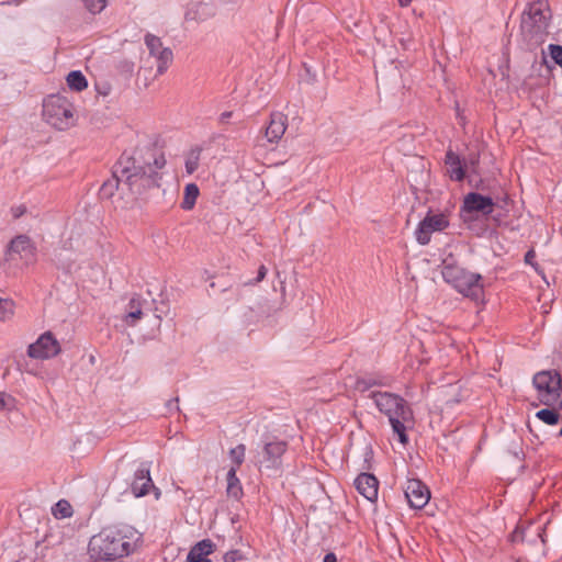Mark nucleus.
I'll return each mask as SVG.
<instances>
[{
  "mask_svg": "<svg viewBox=\"0 0 562 562\" xmlns=\"http://www.w3.org/2000/svg\"><path fill=\"white\" fill-rule=\"evenodd\" d=\"M177 403H178V398L169 401L168 408L171 409L172 407H176L178 409Z\"/></svg>",
  "mask_w": 562,
  "mask_h": 562,
  "instance_id": "45",
  "label": "nucleus"
},
{
  "mask_svg": "<svg viewBox=\"0 0 562 562\" xmlns=\"http://www.w3.org/2000/svg\"><path fill=\"white\" fill-rule=\"evenodd\" d=\"M405 496L412 508L420 509L430 498L428 487L419 480H409L405 487Z\"/></svg>",
  "mask_w": 562,
  "mask_h": 562,
  "instance_id": "15",
  "label": "nucleus"
},
{
  "mask_svg": "<svg viewBox=\"0 0 562 562\" xmlns=\"http://www.w3.org/2000/svg\"><path fill=\"white\" fill-rule=\"evenodd\" d=\"M14 302L11 299L0 297V321H9L14 314Z\"/></svg>",
  "mask_w": 562,
  "mask_h": 562,
  "instance_id": "28",
  "label": "nucleus"
},
{
  "mask_svg": "<svg viewBox=\"0 0 562 562\" xmlns=\"http://www.w3.org/2000/svg\"><path fill=\"white\" fill-rule=\"evenodd\" d=\"M324 562H337L336 554L333 553V552H329V553L325 554Z\"/></svg>",
  "mask_w": 562,
  "mask_h": 562,
  "instance_id": "43",
  "label": "nucleus"
},
{
  "mask_svg": "<svg viewBox=\"0 0 562 562\" xmlns=\"http://www.w3.org/2000/svg\"><path fill=\"white\" fill-rule=\"evenodd\" d=\"M8 256L14 259L18 256L24 263L29 265L35 259V247L30 237L20 235L13 238L8 248Z\"/></svg>",
  "mask_w": 562,
  "mask_h": 562,
  "instance_id": "14",
  "label": "nucleus"
},
{
  "mask_svg": "<svg viewBox=\"0 0 562 562\" xmlns=\"http://www.w3.org/2000/svg\"><path fill=\"white\" fill-rule=\"evenodd\" d=\"M266 274H267V268L263 265H261L258 269L256 279L254 281L247 282V284L259 283L260 281H262L266 278Z\"/></svg>",
  "mask_w": 562,
  "mask_h": 562,
  "instance_id": "39",
  "label": "nucleus"
},
{
  "mask_svg": "<svg viewBox=\"0 0 562 562\" xmlns=\"http://www.w3.org/2000/svg\"><path fill=\"white\" fill-rule=\"evenodd\" d=\"M227 480V487L226 493L229 497H233L234 499H240L244 495L243 486L240 483V480L237 476V467H232L226 475Z\"/></svg>",
  "mask_w": 562,
  "mask_h": 562,
  "instance_id": "21",
  "label": "nucleus"
},
{
  "mask_svg": "<svg viewBox=\"0 0 562 562\" xmlns=\"http://www.w3.org/2000/svg\"><path fill=\"white\" fill-rule=\"evenodd\" d=\"M397 1H398L400 7L406 8V7H408L411 4V2L413 0H397Z\"/></svg>",
  "mask_w": 562,
  "mask_h": 562,
  "instance_id": "44",
  "label": "nucleus"
},
{
  "mask_svg": "<svg viewBox=\"0 0 562 562\" xmlns=\"http://www.w3.org/2000/svg\"><path fill=\"white\" fill-rule=\"evenodd\" d=\"M288 445L283 440L273 439L263 443L258 452L257 464L259 470H278L282 465V457L285 453Z\"/></svg>",
  "mask_w": 562,
  "mask_h": 562,
  "instance_id": "8",
  "label": "nucleus"
},
{
  "mask_svg": "<svg viewBox=\"0 0 562 562\" xmlns=\"http://www.w3.org/2000/svg\"><path fill=\"white\" fill-rule=\"evenodd\" d=\"M151 487H154V484L150 476V465L147 462H143L134 471L131 482V492L138 498L147 495Z\"/></svg>",
  "mask_w": 562,
  "mask_h": 562,
  "instance_id": "13",
  "label": "nucleus"
},
{
  "mask_svg": "<svg viewBox=\"0 0 562 562\" xmlns=\"http://www.w3.org/2000/svg\"><path fill=\"white\" fill-rule=\"evenodd\" d=\"M142 540V535L130 525L103 528L88 544V553L94 561H113L133 553Z\"/></svg>",
  "mask_w": 562,
  "mask_h": 562,
  "instance_id": "1",
  "label": "nucleus"
},
{
  "mask_svg": "<svg viewBox=\"0 0 562 562\" xmlns=\"http://www.w3.org/2000/svg\"><path fill=\"white\" fill-rule=\"evenodd\" d=\"M213 549L214 543L210 539H203L191 548L187 555V560L193 561L199 559H209L207 555L213 552Z\"/></svg>",
  "mask_w": 562,
  "mask_h": 562,
  "instance_id": "23",
  "label": "nucleus"
},
{
  "mask_svg": "<svg viewBox=\"0 0 562 562\" xmlns=\"http://www.w3.org/2000/svg\"><path fill=\"white\" fill-rule=\"evenodd\" d=\"M357 385L361 391H367L375 385L386 386L389 383L384 379L363 378L358 380Z\"/></svg>",
  "mask_w": 562,
  "mask_h": 562,
  "instance_id": "31",
  "label": "nucleus"
},
{
  "mask_svg": "<svg viewBox=\"0 0 562 562\" xmlns=\"http://www.w3.org/2000/svg\"><path fill=\"white\" fill-rule=\"evenodd\" d=\"M369 398L372 400L376 409L387 417L392 430L397 435L400 442L403 445L407 443L406 425L413 420V411L405 398L386 391H372L369 394Z\"/></svg>",
  "mask_w": 562,
  "mask_h": 562,
  "instance_id": "2",
  "label": "nucleus"
},
{
  "mask_svg": "<svg viewBox=\"0 0 562 562\" xmlns=\"http://www.w3.org/2000/svg\"><path fill=\"white\" fill-rule=\"evenodd\" d=\"M536 252L533 249H529L526 255H525V262L527 265H530L536 271H538L539 269V266L538 263L536 262Z\"/></svg>",
  "mask_w": 562,
  "mask_h": 562,
  "instance_id": "38",
  "label": "nucleus"
},
{
  "mask_svg": "<svg viewBox=\"0 0 562 562\" xmlns=\"http://www.w3.org/2000/svg\"><path fill=\"white\" fill-rule=\"evenodd\" d=\"M61 351L59 341L50 331H45L29 345L26 355L35 360H48L58 356Z\"/></svg>",
  "mask_w": 562,
  "mask_h": 562,
  "instance_id": "9",
  "label": "nucleus"
},
{
  "mask_svg": "<svg viewBox=\"0 0 562 562\" xmlns=\"http://www.w3.org/2000/svg\"><path fill=\"white\" fill-rule=\"evenodd\" d=\"M536 417L547 425H555L559 422V414L554 409L543 408L536 413Z\"/></svg>",
  "mask_w": 562,
  "mask_h": 562,
  "instance_id": "29",
  "label": "nucleus"
},
{
  "mask_svg": "<svg viewBox=\"0 0 562 562\" xmlns=\"http://www.w3.org/2000/svg\"><path fill=\"white\" fill-rule=\"evenodd\" d=\"M120 186L124 187V179L121 176L115 175V166L113 167L112 177L103 182L99 190V194L101 199H110L114 195L115 191L120 188Z\"/></svg>",
  "mask_w": 562,
  "mask_h": 562,
  "instance_id": "22",
  "label": "nucleus"
},
{
  "mask_svg": "<svg viewBox=\"0 0 562 562\" xmlns=\"http://www.w3.org/2000/svg\"><path fill=\"white\" fill-rule=\"evenodd\" d=\"M20 370L27 374L44 379V370L36 364H30V363L25 362L24 364H22L20 367Z\"/></svg>",
  "mask_w": 562,
  "mask_h": 562,
  "instance_id": "34",
  "label": "nucleus"
},
{
  "mask_svg": "<svg viewBox=\"0 0 562 562\" xmlns=\"http://www.w3.org/2000/svg\"><path fill=\"white\" fill-rule=\"evenodd\" d=\"M144 41L149 55L156 60L157 75L165 74L173 59L172 50L169 47H164L161 40L156 35L148 33Z\"/></svg>",
  "mask_w": 562,
  "mask_h": 562,
  "instance_id": "10",
  "label": "nucleus"
},
{
  "mask_svg": "<svg viewBox=\"0 0 562 562\" xmlns=\"http://www.w3.org/2000/svg\"><path fill=\"white\" fill-rule=\"evenodd\" d=\"M551 18L548 0H535L527 4L521 14L520 32L529 48L546 41Z\"/></svg>",
  "mask_w": 562,
  "mask_h": 562,
  "instance_id": "3",
  "label": "nucleus"
},
{
  "mask_svg": "<svg viewBox=\"0 0 562 562\" xmlns=\"http://www.w3.org/2000/svg\"><path fill=\"white\" fill-rule=\"evenodd\" d=\"M441 276L457 292L473 301H480L484 293L483 277L457 263L452 255L442 260Z\"/></svg>",
  "mask_w": 562,
  "mask_h": 562,
  "instance_id": "4",
  "label": "nucleus"
},
{
  "mask_svg": "<svg viewBox=\"0 0 562 562\" xmlns=\"http://www.w3.org/2000/svg\"><path fill=\"white\" fill-rule=\"evenodd\" d=\"M449 222L443 214H428L423 221L419 222L415 236L420 245H427L430 241L431 234L441 232L447 228Z\"/></svg>",
  "mask_w": 562,
  "mask_h": 562,
  "instance_id": "11",
  "label": "nucleus"
},
{
  "mask_svg": "<svg viewBox=\"0 0 562 562\" xmlns=\"http://www.w3.org/2000/svg\"><path fill=\"white\" fill-rule=\"evenodd\" d=\"M55 263L65 272H71L76 268L74 254L67 249H61L56 254Z\"/></svg>",
  "mask_w": 562,
  "mask_h": 562,
  "instance_id": "24",
  "label": "nucleus"
},
{
  "mask_svg": "<svg viewBox=\"0 0 562 562\" xmlns=\"http://www.w3.org/2000/svg\"><path fill=\"white\" fill-rule=\"evenodd\" d=\"M231 117H232V112H229V111H227V112H223V113L220 115V122H221V123H226Z\"/></svg>",
  "mask_w": 562,
  "mask_h": 562,
  "instance_id": "42",
  "label": "nucleus"
},
{
  "mask_svg": "<svg viewBox=\"0 0 562 562\" xmlns=\"http://www.w3.org/2000/svg\"><path fill=\"white\" fill-rule=\"evenodd\" d=\"M200 190L195 183H188L184 188L183 200L181 207L184 211H190L194 207Z\"/></svg>",
  "mask_w": 562,
  "mask_h": 562,
  "instance_id": "25",
  "label": "nucleus"
},
{
  "mask_svg": "<svg viewBox=\"0 0 562 562\" xmlns=\"http://www.w3.org/2000/svg\"><path fill=\"white\" fill-rule=\"evenodd\" d=\"M85 8L92 14L100 13L106 7V0H82Z\"/></svg>",
  "mask_w": 562,
  "mask_h": 562,
  "instance_id": "33",
  "label": "nucleus"
},
{
  "mask_svg": "<svg viewBox=\"0 0 562 562\" xmlns=\"http://www.w3.org/2000/svg\"><path fill=\"white\" fill-rule=\"evenodd\" d=\"M494 201L491 196L482 195L476 192H469L463 198L461 206L462 213H482L483 215H490L494 210Z\"/></svg>",
  "mask_w": 562,
  "mask_h": 562,
  "instance_id": "12",
  "label": "nucleus"
},
{
  "mask_svg": "<svg viewBox=\"0 0 562 562\" xmlns=\"http://www.w3.org/2000/svg\"><path fill=\"white\" fill-rule=\"evenodd\" d=\"M241 559H243L241 552L236 549L227 551L223 557L224 562H237Z\"/></svg>",
  "mask_w": 562,
  "mask_h": 562,
  "instance_id": "37",
  "label": "nucleus"
},
{
  "mask_svg": "<svg viewBox=\"0 0 562 562\" xmlns=\"http://www.w3.org/2000/svg\"><path fill=\"white\" fill-rule=\"evenodd\" d=\"M43 117L56 130H67L74 123L72 104L61 94H50L44 99Z\"/></svg>",
  "mask_w": 562,
  "mask_h": 562,
  "instance_id": "6",
  "label": "nucleus"
},
{
  "mask_svg": "<svg viewBox=\"0 0 562 562\" xmlns=\"http://www.w3.org/2000/svg\"><path fill=\"white\" fill-rule=\"evenodd\" d=\"M147 302L139 295H134L127 303L126 312L123 316V321L127 326H135L137 322L144 315V304Z\"/></svg>",
  "mask_w": 562,
  "mask_h": 562,
  "instance_id": "20",
  "label": "nucleus"
},
{
  "mask_svg": "<svg viewBox=\"0 0 562 562\" xmlns=\"http://www.w3.org/2000/svg\"><path fill=\"white\" fill-rule=\"evenodd\" d=\"M52 514L57 519L69 518L72 516L74 510L70 503L66 499H59L53 507Z\"/></svg>",
  "mask_w": 562,
  "mask_h": 562,
  "instance_id": "27",
  "label": "nucleus"
},
{
  "mask_svg": "<svg viewBox=\"0 0 562 562\" xmlns=\"http://www.w3.org/2000/svg\"><path fill=\"white\" fill-rule=\"evenodd\" d=\"M166 165V159L164 156H159L157 158L154 159V166H153V169L156 170L158 172L159 169L164 168V166Z\"/></svg>",
  "mask_w": 562,
  "mask_h": 562,
  "instance_id": "40",
  "label": "nucleus"
},
{
  "mask_svg": "<svg viewBox=\"0 0 562 562\" xmlns=\"http://www.w3.org/2000/svg\"><path fill=\"white\" fill-rule=\"evenodd\" d=\"M288 127V117L282 112H273L266 127L265 136L269 143H278Z\"/></svg>",
  "mask_w": 562,
  "mask_h": 562,
  "instance_id": "18",
  "label": "nucleus"
},
{
  "mask_svg": "<svg viewBox=\"0 0 562 562\" xmlns=\"http://www.w3.org/2000/svg\"><path fill=\"white\" fill-rule=\"evenodd\" d=\"M548 49L553 61L562 67V46L558 44H550Z\"/></svg>",
  "mask_w": 562,
  "mask_h": 562,
  "instance_id": "35",
  "label": "nucleus"
},
{
  "mask_svg": "<svg viewBox=\"0 0 562 562\" xmlns=\"http://www.w3.org/2000/svg\"><path fill=\"white\" fill-rule=\"evenodd\" d=\"M199 167V155H191L186 160V171L187 173H193Z\"/></svg>",
  "mask_w": 562,
  "mask_h": 562,
  "instance_id": "36",
  "label": "nucleus"
},
{
  "mask_svg": "<svg viewBox=\"0 0 562 562\" xmlns=\"http://www.w3.org/2000/svg\"><path fill=\"white\" fill-rule=\"evenodd\" d=\"M463 164L465 165V172L470 171L473 175H479L477 167L480 164V154L470 153L465 158H463Z\"/></svg>",
  "mask_w": 562,
  "mask_h": 562,
  "instance_id": "32",
  "label": "nucleus"
},
{
  "mask_svg": "<svg viewBox=\"0 0 562 562\" xmlns=\"http://www.w3.org/2000/svg\"><path fill=\"white\" fill-rule=\"evenodd\" d=\"M214 15L215 7L212 3L195 0L188 4L184 19L188 22H204Z\"/></svg>",
  "mask_w": 562,
  "mask_h": 562,
  "instance_id": "17",
  "label": "nucleus"
},
{
  "mask_svg": "<svg viewBox=\"0 0 562 562\" xmlns=\"http://www.w3.org/2000/svg\"><path fill=\"white\" fill-rule=\"evenodd\" d=\"M115 175L124 179V186L133 194H142L145 190L159 187L160 176L153 165H136L133 157L123 154L115 164Z\"/></svg>",
  "mask_w": 562,
  "mask_h": 562,
  "instance_id": "5",
  "label": "nucleus"
},
{
  "mask_svg": "<svg viewBox=\"0 0 562 562\" xmlns=\"http://www.w3.org/2000/svg\"><path fill=\"white\" fill-rule=\"evenodd\" d=\"M559 434H560V436H562V427H561V430H560V432H559Z\"/></svg>",
  "mask_w": 562,
  "mask_h": 562,
  "instance_id": "49",
  "label": "nucleus"
},
{
  "mask_svg": "<svg viewBox=\"0 0 562 562\" xmlns=\"http://www.w3.org/2000/svg\"><path fill=\"white\" fill-rule=\"evenodd\" d=\"M355 487L359 494L370 502H375L379 494V481L370 473H360L355 479Z\"/></svg>",
  "mask_w": 562,
  "mask_h": 562,
  "instance_id": "16",
  "label": "nucleus"
},
{
  "mask_svg": "<svg viewBox=\"0 0 562 562\" xmlns=\"http://www.w3.org/2000/svg\"><path fill=\"white\" fill-rule=\"evenodd\" d=\"M519 533H520V531H519L518 529H516V530L514 531V533H513L514 539H517V538H518V536H519Z\"/></svg>",
  "mask_w": 562,
  "mask_h": 562,
  "instance_id": "48",
  "label": "nucleus"
},
{
  "mask_svg": "<svg viewBox=\"0 0 562 562\" xmlns=\"http://www.w3.org/2000/svg\"><path fill=\"white\" fill-rule=\"evenodd\" d=\"M532 384L542 405L555 406L562 403V379L558 371L546 370L536 373Z\"/></svg>",
  "mask_w": 562,
  "mask_h": 562,
  "instance_id": "7",
  "label": "nucleus"
},
{
  "mask_svg": "<svg viewBox=\"0 0 562 562\" xmlns=\"http://www.w3.org/2000/svg\"><path fill=\"white\" fill-rule=\"evenodd\" d=\"M246 447L243 443L237 445L236 447L229 450V458L234 462L233 467H237V469L243 464L245 460Z\"/></svg>",
  "mask_w": 562,
  "mask_h": 562,
  "instance_id": "30",
  "label": "nucleus"
},
{
  "mask_svg": "<svg viewBox=\"0 0 562 562\" xmlns=\"http://www.w3.org/2000/svg\"><path fill=\"white\" fill-rule=\"evenodd\" d=\"M187 562H212L210 559H199V560H187Z\"/></svg>",
  "mask_w": 562,
  "mask_h": 562,
  "instance_id": "47",
  "label": "nucleus"
},
{
  "mask_svg": "<svg viewBox=\"0 0 562 562\" xmlns=\"http://www.w3.org/2000/svg\"><path fill=\"white\" fill-rule=\"evenodd\" d=\"M445 165L447 167V175L450 180L461 182L465 178V165L459 154L452 149H448L445 156Z\"/></svg>",
  "mask_w": 562,
  "mask_h": 562,
  "instance_id": "19",
  "label": "nucleus"
},
{
  "mask_svg": "<svg viewBox=\"0 0 562 562\" xmlns=\"http://www.w3.org/2000/svg\"><path fill=\"white\" fill-rule=\"evenodd\" d=\"M67 85L71 90L82 91L88 87V81L80 70H72L66 78Z\"/></svg>",
  "mask_w": 562,
  "mask_h": 562,
  "instance_id": "26",
  "label": "nucleus"
},
{
  "mask_svg": "<svg viewBox=\"0 0 562 562\" xmlns=\"http://www.w3.org/2000/svg\"><path fill=\"white\" fill-rule=\"evenodd\" d=\"M7 394L3 392H0V411L4 409L7 407Z\"/></svg>",
  "mask_w": 562,
  "mask_h": 562,
  "instance_id": "41",
  "label": "nucleus"
},
{
  "mask_svg": "<svg viewBox=\"0 0 562 562\" xmlns=\"http://www.w3.org/2000/svg\"><path fill=\"white\" fill-rule=\"evenodd\" d=\"M543 530L544 529L542 527L537 528L538 537L541 539L542 542H544L543 535H542Z\"/></svg>",
  "mask_w": 562,
  "mask_h": 562,
  "instance_id": "46",
  "label": "nucleus"
}]
</instances>
